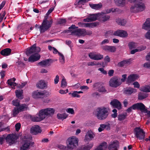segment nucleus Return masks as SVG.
I'll return each instance as SVG.
<instances>
[{
	"label": "nucleus",
	"mask_w": 150,
	"mask_h": 150,
	"mask_svg": "<svg viewBox=\"0 0 150 150\" xmlns=\"http://www.w3.org/2000/svg\"><path fill=\"white\" fill-rule=\"evenodd\" d=\"M67 86V83L65 79H63L62 81L61 86L64 88Z\"/></svg>",
	"instance_id": "obj_59"
},
{
	"label": "nucleus",
	"mask_w": 150,
	"mask_h": 150,
	"mask_svg": "<svg viewBox=\"0 0 150 150\" xmlns=\"http://www.w3.org/2000/svg\"><path fill=\"white\" fill-rule=\"evenodd\" d=\"M85 36L86 35H90L92 34V32L89 30H86V29H85Z\"/></svg>",
	"instance_id": "obj_64"
},
{
	"label": "nucleus",
	"mask_w": 150,
	"mask_h": 150,
	"mask_svg": "<svg viewBox=\"0 0 150 150\" xmlns=\"http://www.w3.org/2000/svg\"><path fill=\"white\" fill-rule=\"evenodd\" d=\"M18 138V137L16 135L10 134L6 136V141L7 143L11 146L16 142Z\"/></svg>",
	"instance_id": "obj_10"
},
{
	"label": "nucleus",
	"mask_w": 150,
	"mask_h": 150,
	"mask_svg": "<svg viewBox=\"0 0 150 150\" xmlns=\"http://www.w3.org/2000/svg\"><path fill=\"white\" fill-rule=\"evenodd\" d=\"M146 97V95L143 93H140L138 96V98L139 100H142Z\"/></svg>",
	"instance_id": "obj_52"
},
{
	"label": "nucleus",
	"mask_w": 150,
	"mask_h": 150,
	"mask_svg": "<svg viewBox=\"0 0 150 150\" xmlns=\"http://www.w3.org/2000/svg\"><path fill=\"white\" fill-rule=\"evenodd\" d=\"M108 115V110L104 107L98 108L96 112V115L97 118L100 120L106 119Z\"/></svg>",
	"instance_id": "obj_1"
},
{
	"label": "nucleus",
	"mask_w": 150,
	"mask_h": 150,
	"mask_svg": "<svg viewBox=\"0 0 150 150\" xmlns=\"http://www.w3.org/2000/svg\"><path fill=\"white\" fill-rule=\"evenodd\" d=\"M117 5L122 7H124L126 4V0H114Z\"/></svg>",
	"instance_id": "obj_29"
},
{
	"label": "nucleus",
	"mask_w": 150,
	"mask_h": 150,
	"mask_svg": "<svg viewBox=\"0 0 150 150\" xmlns=\"http://www.w3.org/2000/svg\"><path fill=\"white\" fill-rule=\"evenodd\" d=\"M20 112L17 107L15 108L13 110V116H16V115Z\"/></svg>",
	"instance_id": "obj_51"
},
{
	"label": "nucleus",
	"mask_w": 150,
	"mask_h": 150,
	"mask_svg": "<svg viewBox=\"0 0 150 150\" xmlns=\"http://www.w3.org/2000/svg\"><path fill=\"white\" fill-rule=\"evenodd\" d=\"M110 86L112 88H117L121 84L120 78L114 76L111 78L109 82Z\"/></svg>",
	"instance_id": "obj_6"
},
{
	"label": "nucleus",
	"mask_w": 150,
	"mask_h": 150,
	"mask_svg": "<svg viewBox=\"0 0 150 150\" xmlns=\"http://www.w3.org/2000/svg\"><path fill=\"white\" fill-rule=\"evenodd\" d=\"M116 22L118 25L122 26H124L127 22L126 20L119 18L116 20Z\"/></svg>",
	"instance_id": "obj_38"
},
{
	"label": "nucleus",
	"mask_w": 150,
	"mask_h": 150,
	"mask_svg": "<svg viewBox=\"0 0 150 150\" xmlns=\"http://www.w3.org/2000/svg\"><path fill=\"white\" fill-rule=\"evenodd\" d=\"M145 8L144 4L142 2H139L132 5L130 8L131 12L137 13L144 11Z\"/></svg>",
	"instance_id": "obj_4"
},
{
	"label": "nucleus",
	"mask_w": 150,
	"mask_h": 150,
	"mask_svg": "<svg viewBox=\"0 0 150 150\" xmlns=\"http://www.w3.org/2000/svg\"><path fill=\"white\" fill-rule=\"evenodd\" d=\"M57 147L60 149H64V150H69V149L67 148V146H66L61 144H60L58 145Z\"/></svg>",
	"instance_id": "obj_57"
},
{
	"label": "nucleus",
	"mask_w": 150,
	"mask_h": 150,
	"mask_svg": "<svg viewBox=\"0 0 150 150\" xmlns=\"http://www.w3.org/2000/svg\"><path fill=\"white\" fill-rule=\"evenodd\" d=\"M20 112L26 110L28 108V106L25 104H22L19 105L17 107Z\"/></svg>",
	"instance_id": "obj_39"
},
{
	"label": "nucleus",
	"mask_w": 150,
	"mask_h": 150,
	"mask_svg": "<svg viewBox=\"0 0 150 150\" xmlns=\"http://www.w3.org/2000/svg\"><path fill=\"white\" fill-rule=\"evenodd\" d=\"M137 92L136 90L130 87L126 88L124 89V93L127 95H130Z\"/></svg>",
	"instance_id": "obj_20"
},
{
	"label": "nucleus",
	"mask_w": 150,
	"mask_h": 150,
	"mask_svg": "<svg viewBox=\"0 0 150 150\" xmlns=\"http://www.w3.org/2000/svg\"><path fill=\"white\" fill-rule=\"evenodd\" d=\"M11 52L10 49L6 48L5 49L1 51V54L3 56H8L9 55Z\"/></svg>",
	"instance_id": "obj_31"
},
{
	"label": "nucleus",
	"mask_w": 150,
	"mask_h": 150,
	"mask_svg": "<svg viewBox=\"0 0 150 150\" xmlns=\"http://www.w3.org/2000/svg\"><path fill=\"white\" fill-rule=\"evenodd\" d=\"M85 29H81L79 28V36H85Z\"/></svg>",
	"instance_id": "obj_56"
},
{
	"label": "nucleus",
	"mask_w": 150,
	"mask_h": 150,
	"mask_svg": "<svg viewBox=\"0 0 150 150\" xmlns=\"http://www.w3.org/2000/svg\"><path fill=\"white\" fill-rule=\"evenodd\" d=\"M67 117V116L65 114H58L57 115V117L58 119L63 120L66 119Z\"/></svg>",
	"instance_id": "obj_46"
},
{
	"label": "nucleus",
	"mask_w": 150,
	"mask_h": 150,
	"mask_svg": "<svg viewBox=\"0 0 150 150\" xmlns=\"http://www.w3.org/2000/svg\"><path fill=\"white\" fill-rule=\"evenodd\" d=\"M79 140L75 137L69 138L67 140V146L69 150H71L76 148L78 145Z\"/></svg>",
	"instance_id": "obj_2"
},
{
	"label": "nucleus",
	"mask_w": 150,
	"mask_h": 150,
	"mask_svg": "<svg viewBox=\"0 0 150 150\" xmlns=\"http://www.w3.org/2000/svg\"><path fill=\"white\" fill-rule=\"evenodd\" d=\"M102 49L106 51L114 52L116 50V48L114 46L105 45L102 47Z\"/></svg>",
	"instance_id": "obj_25"
},
{
	"label": "nucleus",
	"mask_w": 150,
	"mask_h": 150,
	"mask_svg": "<svg viewBox=\"0 0 150 150\" xmlns=\"http://www.w3.org/2000/svg\"><path fill=\"white\" fill-rule=\"evenodd\" d=\"M137 75L136 74H132L129 75L127 77V83L129 84L132 83L138 78Z\"/></svg>",
	"instance_id": "obj_21"
},
{
	"label": "nucleus",
	"mask_w": 150,
	"mask_h": 150,
	"mask_svg": "<svg viewBox=\"0 0 150 150\" xmlns=\"http://www.w3.org/2000/svg\"><path fill=\"white\" fill-rule=\"evenodd\" d=\"M89 57L91 59L96 60H101L103 58V55L100 53L96 54L94 52H90L88 54Z\"/></svg>",
	"instance_id": "obj_14"
},
{
	"label": "nucleus",
	"mask_w": 150,
	"mask_h": 150,
	"mask_svg": "<svg viewBox=\"0 0 150 150\" xmlns=\"http://www.w3.org/2000/svg\"><path fill=\"white\" fill-rule=\"evenodd\" d=\"M8 84L10 85V86L13 88H15V87L16 85V83L15 82H13L10 79H8L7 81Z\"/></svg>",
	"instance_id": "obj_45"
},
{
	"label": "nucleus",
	"mask_w": 150,
	"mask_h": 150,
	"mask_svg": "<svg viewBox=\"0 0 150 150\" xmlns=\"http://www.w3.org/2000/svg\"><path fill=\"white\" fill-rule=\"evenodd\" d=\"M40 51V48L38 47H36L35 45H33L30 48H28L26 51V54L28 56L36 53Z\"/></svg>",
	"instance_id": "obj_13"
},
{
	"label": "nucleus",
	"mask_w": 150,
	"mask_h": 150,
	"mask_svg": "<svg viewBox=\"0 0 150 150\" xmlns=\"http://www.w3.org/2000/svg\"><path fill=\"white\" fill-rule=\"evenodd\" d=\"M40 55L38 52L33 54L29 58L28 60L29 62H34L38 60L40 58Z\"/></svg>",
	"instance_id": "obj_18"
},
{
	"label": "nucleus",
	"mask_w": 150,
	"mask_h": 150,
	"mask_svg": "<svg viewBox=\"0 0 150 150\" xmlns=\"http://www.w3.org/2000/svg\"><path fill=\"white\" fill-rule=\"evenodd\" d=\"M130 62L129 60H123L118 64V66L120 67H122L124 66H127L130 64Z\"/></svg>",
	"instance_id": "obj_28"
},
{
	"label": "nucleus",
	"mask_w": 150,
	"mask_h": 150,
	"mask_svg": "<svg viewBox=\"0 0 150 150\" xmlns=\"http://www.w3.org/2000/svg\"><path fill=\"white\" fill-rule=\"evenodd\" d=\"M6 136L5 134L3 135L0 137V144H2L3 143V142L6 139Z\"/></svg>",
	"instance_id": "obj_58"
},
{
	"label": "nucleus",
	"mask_w": 150,
	"mask_h": 150,
	"mask_svg": "<svg viewBox=\"0 0 150 150\" xmlns=\"http://www.w3.org/2000/svg\"><path fill=\"white\" fill-rule=\"evenodd\" d=\"M40 112L44 119L47 116L53 115L54 112V110L53 108H47L41 110Z\"/></svg>",
	"instance_id": "obj_12"
},
{
	"label": "nucleus",
	"mask_w": 150,
	"mask_h": 150,
	"mask_svg": "<svg viewBox=\"0 0 150 150\" xmlns=\"http://www.w3.org/2000/svg\"><path fill=\"white\" fill-rule=\"evenodd\" d=\"M97 91L100 93H105L107 91V90L105 87L101 85H100L98 89L97 90Z\"/></svg>",
	"instance_id": "obj_50"
},
{
	"label": "nucleus",
	"mask_w": 150,
	"mask_h": 150,
	"mask_svg": "<svg viewBox=\"0 0 150 150\" xmlns=\"http://www.w3.org/2000/svg\"><path fill=\"white\" fill-rule=\"evenodd\" d=\"M105 129L107 130H109L110 129V125L109 123L104 124Z\"/></svg>",
	"instance_id": "obj_63"
},
{
	"label": "nucleus",
	"mask_w": 150,
	"mask_h": 150,
	"mask_svg": "<svg viewBox=\"0 0 150 150\" xmlns=\"http://www.w3.org/2000/svg\"><path fill=\"white\" fill-rule=\"evenodd\" d=\"M101 85L99 83H96L93 85V87L95 90L97 91Z\"/></svg>",
	"instance_id": "obj_53"
},
{
	"label": "nucleus",
	"mask_w": 150,
	"mask_h": 150,
	"mask_svg": "<svg viewBox=\"0 0 150 150\" xmlns=\"http://www.w3.org/2000/svg\"><path fill=\"white\" fill-rule=\"evenodd\" d=\"M89 1V0H79L77 4L79 5L80 4L83 5L85 3Z\"/></svg>",
	"instance_id": "obj_61"
},
{
	"label": "nucleus",
	"mask_w": 150,
	"mask_h": 150,
	"mask_svg": "<svg viewBox=\"0 0 150 150\" xmlns=\"http://www.w3.org/2000/svg\"><path fill=\"white\" fill-rule=\"evenodd\" d=\"M100 14H89L88 16L91 22L95 21L99 18Z\"/></svg>",
	"instance_id": "obj_30"
},
{
	"label": "nucleus",
	"mask_w": 150,
	"mask_h": 150,
	"mask_svg": "<svg viewBox=\"0 0 150 150\" xmlns=\"http://www.w3.org/2000/svg\"><path fill=\"white\" fill-rule=\"evenodd\" d=\"M47 84L45 81L43 80H40L37 83L36 86L37 88L40 89H43L47 86Z\"/></svg>",
	"instance_id": "obj_27"
},
{
	"label": "nucleus",
	"mask_w": 150,
	"mask_h": 150,
	"mask_svg": "<svg viewBox=\"0 0 150 150\" xmlns=\"http://www.w3.org/2000/svg\"><path fill=\"white\" fill-rule=\"evenodd\" d=\"M108 33L110 35H113L122 38H126L128 36L127 32L126 31L122 30H118L114 31L113 33L112 31L110 30L108 32Z\"/></svg>",
	"instance_id": "obj_8"
},
{
	"label": "nucleus",
	"mask_w": 150,
	"mask_h": 150,
	"mask_svg": "<svg viewBox=\"0 0 150 150\" xmlns=\"http://www.w3.org/2000/svg\"><path fill=\"white\" fill-rule=\"evenodd\" d=\"M107 147V143L104 142L101 143L94 150H105Z\"/></svg>",
	"instance_id": "obj_33"
},
{
	"label": "nucleus",
	"mask_w": 150,
	"mask_h": 150,
	"mask_svg": "<svg viewBox=\"0 0 150 150\" xmlns=\"http://www.w3.org/2000/svg\"><path fill=\"white\" fill-rule=\"evenodd\" d=\"M133 107L135 108V110H139L142 112H146L147 111L145 105L142 103L135 104L133 105Z\"/></svg>",
	"instance_id": "obj_16"
},
{
	"label": "nucleus",
	"mask_w": 150,
	"mask_h": 150,
	"mask_svg": "<svg viewBox=\"0 0 150 150\" xmlns=\"http://www.w3.org/2000/svg\"><path fill=\"white\" fill-rule=\"evenodd\" d=\"M16 96L19 98L22 99L23 98L22 93L23 91L22 90H16L15 91Z\"/></svg>",
	"instance_id": "obj_40"
},
{
	"label": "nucleus",
	"mask_w": 150,
	"mask_h": 150,
	"mask_svg": "<svg viewBox=\"0 0 150 150\" xmlns=\"http://www.w3.org/2000/svg\"><path fill=\"white\" fill-rule=\"evenodd\" d=\"M141 91L145 92H150V86H145L141 88Z\"/></svg>",
	"instance_id": "obj_43"
},
{
	"label": "nucleus",
	"mask_w": 150,
	"mask_h": 150,
	"mask_svg": "<svg viewBox=\"0 0 150 150\" xmlns=\"http://www.w3.org/2000/svg\"><path fill=\"white\" fill-rule=\"evenodd\" d=\"M110 104L115 108H117L118 109L121 108V104L117 100L114 99L110 103Z\"/></svg>",
	"instance_id": "obj_22"
},
{
	"label": "nucleus",
	"mask_w": 150,
	"mask_h": 150,
	"mask_svg": "<svg viewBox=\"0 0 150 150\" xmlns=\"http://www.w3.org/2000/svg\"><path fill=\"white\" fill-rule=\"evenodd\" d=\"M21 139L22 141L24 142V144L21 147L20 150H27L30 145L32 137L31 136H22Z\"/></svg>",
	"instance_id": "obj_5"
},
{
	"label": "nucleus",
	"mask_w": 150,
	"mask_h": 150,
	"mask_svg": "<svg viewBox=\"0 0 150 150\" xmlns=\"http://www.w3.org/2000/svg\"><path fill=\"white\" fill-rule=\"evenodd\" d=\"M135 134L136 137L139 140H142L145 137V132L142 129L137 127L134 129Z\"/></svg>",
	"instance_id": "obj_11"
},
{
	"label": "nucleus",
	"mask_w": 150,
	"mask_h": 150,
	"mask_svg": "<svg viewBox=\"0 0 150 150\" xmlns=\"http://www.w3.org/2000/svg\"><path fill=\"white\" fill-rule=\"evenodd\" d=\"M117 8H112L110 9H107L105 10L104 12L105 13H109L111 12H114L116 11Z\"/></svg>",
	"instance_id": "obj_47"
},
{
	"label": "nucleus",
	"mask_w": 150,
	"mask_h": 150,
	"mask_svg": "<svg viewBox=\"0 0 150 150\" xmlns=\"http://www.w3.org/2000/svg\"><path fill=\"white\" fill-rule=\"evenodd\" d=\"M119 143L117 141L113 142L108 146L109 150H117L119 148Z\"/></svg>",
	"instance_id": "obj_23"
},
{
	"label": "nucleus",
	"mask_w": 150,
	"mask_h": 150,
	"mask_svg": "<svg viewBox=\"0 0 150 150\" xmlns=\"http://www.w3.org/2000/svg\"><path fill=\"white\" fill-rule=\"evenodd\" d=\"M58 54L60 56V62L62 64H64L65 62V58L64 55L62 53L59 52Z\"/></svg>",
	"instance_id": "obj_48"
},
{
	"label": "nucleus",
	"mask_w": 150,
	"mask_h": 150,
	"mask_svg": "<svg viewBox=\"0 0 150 150\" xmlns=\"http://www.w3.org/2000/svg\"><path fill=\"white\" fill-rule=\"evenodd\" d=\"M78 28V27H76L75 25L73 24L69 27V31L71 32V35L79 36V28L77 29Z\"/></svg>",
	"instance_id": "obj_15"
},
{
	"label": "nucleus",
	"mask_w": 150,
	"mask_h": 150,
	"mask_svg": "<svg viewBox=\"0 0 150 150\" xmlns=\"http://www.w3.org/2000/svg\"><path fill=\"white\" fill-rule=\"evenodd\" d=\"M53 62L51 59H48L40 62L38 63V65L43 67H46L50 66Z\"/></svg>",
	"instance_id": "obj_17"
},
{
	"label": "nucleus",
	"mask_w": 150,
	"mask_h": 150,
	"mask_svg": "<svg viewBox=\"0 0 150 150\" xmlns=\"http://www.w3.org/2000/svg\"><path fill=\"white\" fill-rule=\"evenodd\" d=\"M42 130L39 126L35 125L33 126L31 128V133L33 134H36L40 133Z\"/></svg>",
	"instance_id": "obj_19"
},
{
	"label": "nucleus",
	"mask_w": 150,
	"mask_h": 150,
	"mask_svg": "<svg viewBox=\"0 0 150 150\" xmlns=\"http://www.w3.org/2000/svg\"><path fill=\"white\" fill-rule=\"evenodd\" d=\"M39 117L37 116H33L31 117V120L34 122H38L43 120L44 118L40 112V111L38 114Z\"/></svg>",
	"instance_id": "obj_24"
},
{
	"label": "nucleus",
	"mask_w": 150,
	"mask_h": 150,
	"mask_svg": "<svg viewBox=\"0 0 150 150\" xmlns=\"http://www.w3.org/2000/svg\"><path fill=\"white\" fill-rule=\"evenodd\" d=\"M72 96L73 97H76L78 98H79L80 97V95H78L77 93V91H75L73 92L71 94Z\"/></svg>",
	"instance_id": "obj_62"
},
{
	"label": "nucleus",
	"mask_w": 150,
	"mask_h": 150,
	"mask_svg": "<svg viewBox=\"0 0 150 150\" xmlns=\"http://www.w3.org/2000/svg\"><path fill=\"white\" fill-rule=\"evenodd\" d=\"M12 104L13 105L18 107L20 105L19 101L18 100H13L12 101Z\"/></svg>",
	"instance_id": "obj_54"
},
{
	"label": "nucleus",
	"mask_w": 150,
	"mask_h": 150,
	"mask_svg": "<svg viewBox=\"0 0 150 150\" xmlns=\"http://www.w3.org/2000/svg\"><path fill=\"white\" fill-rule=\"evenodd\" d=\"M90 7L92 8L95 10H99L102 7V5L101 3L98 4H89Z\"/></svg>",
	"instance_id": "obj_34"
},
{
	"label": "nucleus",
	"mask_w": 150,
	"mask_h": 150,
	"mask_svg": "<svg viewBox=\"0 0 150 150\" xmlns=\"http://www.w3.org/2000/svg\"><path fill=\"white\" fill-rule=\"evenodd\" d=\"M99 18H101V20L103 22H105L108 20L110 18V16L108 15L103 13L102 14H100Z\"/></svg>",
	"instance_id": "obj_32"
},
{
	"label": "nucleus",
	"mask_w": 150,
	"mask_h": 150,
	"mask_svg": "<svg viewBox=\"0 0 150 150\" xmlns=\"http://www.w3.org/2000/svg\"><path fill=\"white\" fill-rule=\"evenodd\" d=\"M127 116V114H121L118 115L117 118L119 121H122L125 119Z\"/></svg>",
	"instance_id": "obj_42"
},
{
	"label": "nucleus",
	"mask_w": 150,
	"mask_h": 150,
	"mask_svg": "<svg viewBox=\"0 0 150 150\" xmlns=\"http://www.w3.org/2000/svg\"><path fill=\"white\" fill-rule=\"evenodd\" d=\"M4 123L3 122H0V132L3 131H9V128L8 127H7L6 128H3V125Z\"/></svg>",
	"instance_id": "obj_44"
},
{
	"label": "nucleus",
	"mask_w": 150,
	"mask_h": 150,
	"mask_svg": "<svg viewBox=\"0 0 150 150\" xmlns=\"http://www.w3.org/2000/svg\"><path fill=\"white\" fill-rule=\"evenodd\" d=\"M99 64L98 62H97L95 61L88 62V66H93L94 65H98Z\"/></svg>",
	"instance_id": "obj_55"
},
{
	"label": "nucleus",
	"mask_w": 150,
	"mask_h": 150,
	"mask_svg": "<svg viewBox=\"0 0 150 150\" xmlns=\"http://www.w3.org/2000/svg\"><path fill=\"white\" fill-rule=\"evenodd\" d=\"M93 144H91L86 146H82L77 149V150H90L92 147Z\"/></svg>",
	"instance_id": "obj_37"
},
{
	"label": "nucleus",
	"mask_w": 150,
	"mask_h": 150,
	"mask_svg": "<svg viewBox=\"0 0 150 150\" xmlns=\"http://www.w3.org/2000/svg\"><path fill=\"white\" fill-rule=\"evenodd\" d=\"M94 133L91 131H88L86 133L85 137V140L87 141L92 140L95 137Z\"/></svg>",
	"instance_id": "obj_26"
},
{
	"label": "nucleus",
	"mask_w": 150,
	"mask_h": 150,
	"mask_svg": "<svg viewBox=\"0 0 150 150\" xmlns=\"http://www.w3.org/2000/svg\"><path fill=\"white\" fill-rule=\"evenodd\" d=\"M142 28L148 30L145 34L144 36L146 39L150 40V18L146 20L142 26Z\"/></svg>",
	"instance_id": "obj_7"
},
{
	"label": "nucleus",
	"mask_w": 150,
	"mask_h": 150,
	"mask_svg": "<svg viewBox=\"0 0 150 150\" xmlns=\"http://www.w3.org/2000/svg\"><path fill=\"white\" fill-rule=\"evenodd\" d=\"M128 46L130 49H132L137 46L136 44L133 42H131L129 43Z\"/></svg>",
	"instance_id": "obj_49"
},
{
	"label": "nucleus",
	"mask_w": 150,
	"mask_h": 150,
	"mask_svg": "<svg viewBox=\"0 0 150 150\" xmlns=\"http://www.w3.org/2000/svg\"><path fill=\"white\" fill-rule=\"evenodd\" d=\"M99 25V23L98 22H93L91 23H85L84 27L93 28Z\"/></svg>",
	"instance_id": "obj_36"
},
{
	"label": "nucleus",
	"mask_w": 150,
	"mask_h": 150,
	"mask_svg": "<svg viewBox=\"0 0 150 150\" xmlns=\"http://www.w3.org/2000/svg\"><path fill=\"white\" fill-rule=\"evenodd\" d=\"M49 95V92L45 91H38L37 90L34 91L32 93L33 97L35 98H43Z\"/></svg>",
	"instance_id": "obj_9"
},
{
	"label": "nucleus",
	"mask_w": 150,
	"mask_h": 150,
	"mask_svg": "<svg viewBox=\"0 0 150 150\" xmlns=\"http://www.w3.org/2000/svg\"><path fill=\"white\" fill-rule=\"evenodd\" d=\"M104 124H101L100 125V127L98 128V131L100 132L103 130L105 129Z\"/></svg>",
	"instance_id": "obj_60"
},
{
	"label": "nucleus",
	"mask_w": 150,
	"mask_h": 150,
	"mask_svg": "<svg viewBox=\"0 0 150 150\" xmlns=\"http://www.w3.org/2000/svg\"><path fill=\"white\" fill-rule=\"evenodd\" d=\"M52 22V19L48 21L47 18H45L43 21L42 24L39 27L40 33H43L48 30L51 27Z\"/></svg>",
	"instance_id": "obj_3"
},
{
	"label": "nucleus",
	"mask_w": 150,
	"mask_h": 150,
	"mask_svg": "<svg viewBox=\"0 0 150 150\" xmlns=\"http://www.w3.org/2000/svg\"><path fill=\"white\" fill-rule=\"evenodd\" d=\"M146 47L144 46H142L139 47H138L137 49L133 50H131L130 52V53L131 54H134L136 52L141 51L142 50H144Z\"/></svg>",
	"instance_id": "obj_35"
},
{
	"label": "nucleus",
	"mask_w": 150,
	"mask_h": 150,
	"mask_svg": "<svg viewBox=\"0 0 150 150\" xmlns=\"http://www.w3.org/2000/svg\"><path fill=\"white\" fill-rule=\"evenodd\" d=\"M146 60L149 61V62H147L145 63L144 64V66L145 67L149 68L150 67V52L146 56Z\"/></svg>",
	"instance_id": "obj_41"
}]
</instances>
